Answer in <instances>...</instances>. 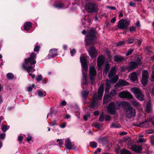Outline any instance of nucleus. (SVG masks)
I'll use <instances>...</instances> for the list:
<instances>
[{
	"label": "nucleus",
	"instance_id": "3",
	"mask_svg": "<svg viewBox=\"0 0 154 154\" xmlns=\"http://www.w3.org/2000/svg\"><path fill=\"white\" fill-rule=\"evenodd\" d=\"M130 21L126 19H122L120 20L118 22L117 27H115V29L119 28L120 30H127L130 24Z\"/></svg>",
	"mask_w": 154,
	"mask_h": 154
},
{
	"label": "nucleus",
	"instance_id": "25",
	"mask_svg": "<svg viewBox=\"0 0 154 154\" xmlns=\"http://www.w3.org/2000/svg\"><path fill=\"white\" fill-rule=\"evenodd\" d=\"M130 80L134 82L137 79V73L136 72H133L130 74Z\"/></svg>",
	"mask_w": 154,
	"mask_h": 154
},
{
	"label": "nucleus",
	"instance_id": "42",
	"mask_svg": "<svg viewBox=\"0 0 154 154\" xmlns=\"http://www.w3.org/2000/svg\"><path fill=\"white\" fill-rule=\"evenodd\" d=\"M50 113L51 114H56L57 112V110L55 109L54 107H53L51 108Z\"/></svg>",
	"mask_w": 154,
	"mask_h": 154
},
{
	"label": "nucleus",
	"instance_id": "53",
	"mask_svg": "<svg viewBox=\"0 0 154 154\" xmlns=\"http://www.w3.org/2000/svg\"><path fill=\"white\" fill-rule=\"evenodd\" d=\"M146 133L148 134H151L153 133H154V130L153 129H150L147 130L146 131Z\"/></svg>",
	"mask_w": 154,
	"mask_h": 154
},
{
	"label": "nucleus",
	"instance_id": "48",
	"mask_svg": "<svg viewBox=\"0 0 154 154\" xmlns=\"http://www.w3.org/2000/svg\"><path fill=\"white\" fill-rule=\"evenodd\" d=\"M111 119V117L110 116L106 115L105 116V119L106 121H108Z\"/></svg>",
	"mask_w": 154,
	"mask_h": 154
},
{
	"label": "nucleus",
	"instance_id": "40",
	"mask_svg": "<svg viewBox=\"0 0 154 154\" xmlns=\"http://www.w3.org/2000/svg\"><path fill=\"white\" fill-rule=\"evenodd\" d=\"M134 50L132 48H130L127 52L126 54V56H128L131 54L133 52Z\"/></svg>",
	"mask_w": 154,
	"mask_h": 154
},
{
	"label": "nucleus",
	"instance_id": "12",
	"mask_svg": "<svg viewBox=\"0 0 154 154\" xmlns=\"http://www.w3.org/2000/svg\"><path fill=\"white\" fill-rule=\"evenodd\" d=\"M107 112L112 115H115L116 112V109H119L120 106H106Z\"/></svg>",
	"mask_w": 154,
	"mask_h": 154
},
{
	"label": "nucleus",
	"instance_id": "35",
	"mask_svg": "<svg viewBox=\"0 0 154 154\" xmlns=\"http://www.w3.org/2000/svg\"><path fill=\"white\" fill-rule=\"evenodd\" d=\"M7 77L9 80L12 79L14 77V75L11 73H8L7 74Z\"/></svg>",
	"mask_w": 154,
	"mask_h": 154
},
{
	"label": "nucleus",
	"instance_id": "13",
	"mask_svg": "<svg viewBox=\"0 0 154 154\" xmlns=\"http://www.w3.org/2000/svg\"><path fill=\"white\" fill-rule=\"evenodd\" d=\"M130 149L133 151L137 153H140L143 150V147L141 146H138L136 144L131 145Z\"/></svg>",
	"mask_w": 154,
	"mask_h": 154
},
{
	"label": "nucleus",
	"instance_id": "7",
	"mask_svg": "<svg viewBox=\"0 0 154 154\" xmlns=\"http://www.w3.org/2000/svg\"><path fill=\"white\" fill-rule=\"evenodd\" d=\"M118 81L117 77L114 78L113 79H107L106 80V86L105 88V92H107L109 91V90L111 87V84H113L116 83Z\"/></svg>",
	"mask_w": 154,
	"mask_h": 154
},
{
	"label": "nucleus",
	"instance_id": "63",
	"mask_svg": "<svg viewBox=\"0 0 154 154\" xmlns=\"http://www.w3.org/2000/svg\"><path fill=\"white\" fill-rule=\"evenodd\" d=\"M66 105V102L65 100H63L60 103V105L65 106Z\"/></svg>",
	"mask_w": 154,
	"mask_h": 154
},
{
	"label": "nucleus",
	"instance_id": "16",
	"mask_svg": "<svg viewBox=\"0 0 154 154\" xmlns=\"http://www.w3.org/2000/svg\"><path fill=\"white\" fill-rule=\"evenodd\" d=\"M125 59V57L122 56L119 54H117L114 56V61L118 63H119L123 62Z\"/></svg>",
	"mask_w": 154,
	"mask_h": 154
},
{
	"label": "nucleus",
	"instance_id": "34",
	"mask_svg": "<svg viewBox=\"0 0 154 154\" xmlns=\"http://www.w3.org/2000/svg\"><path fill=\"white\" fill-rule=\"evenodd\" d=\"M89 94V91H84L82 93V95L83 97L85 98H87L88 97V96Z\"/></svg>",
	"mask_w": 154,
	"mask_h": 154
},
{
	"label": "nucleus",
	"instance_id": "23",
	"mask_svg": "<svg viewBox=\"0 0 154 154\" xmlns=\"http://www.w3.org/2000/svg\"><path fill=\"white\" fill-rule=\"evenodd\" d=\"M53 6L56 8H57L58 9H61L64 8V3L60 2H56Z\"/></svg>",
	"mask_w": 154,
	"mask_h": 154
},
{
	"label": "nucleus",
	"instance_id": "22",
	"mask_svg": "<svg viewBox=\"0 0 154 154\" xmlns=\"http://www.w3.org/2000/svg\"><path fill=\"white\" fill-rule=\"evenodd\" d=\"M97 140L99 143L103 144H106L108 143L107 139L105 137H100Z\"/></svg>",
	"mask_w": 154,
	"mask_h": 154
},
{
	"label": "nucleus",
	"instance_id": "37",
	"mask_svg": "<svg viewBox=\"0 0 154 154\" xmlns=\"http://www.w3.org/2000/svg\"><path fill=\"white\" fill-rule=\"evenodd\" d=\"M105 119L104 115L103 113H102L100 115L99 120L101 122H103L104 121Z\"/></svg>",
	"mask_w": 154,
	"mask_h": 154
},
{
	"label": "nucleus",
	"instance_id": "15",
	"mask_svg": "<svg viewBox=\"0 0 154 154\" xmlns=\"http://www.w3.org/2000/svg\"><path fill=\"white\" fill-rule=\"evenodd\" d=\"M105 61L104 58L102 55L99 56L97 59V64L98 68L100 69L103 64Z\"/></svg>",
	"mask_w": 154,
	"mask_h": 154
},
{
	"label": "nucleus",
	"instance_id": "62",
	"mask_svg": "<svg viewBox=\"0 0 154 154\" xmlns=\"http://www.w3.org/2000/svg\"><path fill=\"white\" fill-rule=\"evenodd\" d=\"M5 134H0V139H3L5 137Z\"/></svg>",
	"mask_w": 154,
	"mask_h": 154
},
{
	"label": "nucleus",
	"instance_id": "4",
	"mask_svg": "<svg viewBox=\"0 0 154 154\" xmlns=\"http://www.w3.org/2000/svg\"><path fill=\"white\" fill-rule=\"evenodd\" d=\"M124 111L127 118L130 119L134 117L136 115L135 110L132 106H124Z\"/></svg>",
	"mask_w": 154,
	"mask_h": 154
},
{
	"label": "nucleus",
	"instance_id": "33",
	"mask_svg": "<svg viewBox=\"0 0 154 154\" xmlns=\"http://www.w3.org/2000/svg\"><path fill=\"white\" fill-rule=\"evenodd\" d=\"M38 96L40 97H43L46 96V94H44L43 92L40 90H38L37 92Z\"/></svg>",
	"mask_w": 154,
	"mask_h": 154
},
{
	"label": "nucleus",
	"instance_id": "54",
	"mask_svg": "<svg viewBox=\"0 0 154 154\" xmlns=\"http://www.w3.org/2000/svg\"><path fill=\"white\" fill-rule=\"evenodd\" d=\"M101 125L98 123H97L94 125L95 127L97 129H100L101 127Z\"/></svg>",
	"mask_w": 154,
	"mask_h": 154
},
{
	"label": "nucleus",
	"instance_id": "14",
	"mask_svg": "<svg viewBox=\"0 0 154 154\" xmlns=\"http://www.w3.org/2000/svg\"><path fill=\"white\" fill-rule=\"evenodd\" d=\"M138 66V65L136 62L132 61H130L129 65L128 66V72L132 71L137 68Z\"/></svg>",
	"mask_w": 154,
	"mask_h": 154
},
{
	"label": "nucleus",
	"instance_id": "60",
	"mask_svg": "<svg viewBox=\"0 0 154 154\" xmlns=\"http://www.w3.org/2000/svg\"><path fill=\"white\" fill-rule=\"evenodd\" d=\"M66 122H64L61 124L60 125V127L62 128H64L66 126Z\"/></svg>",
	"mask_w": 154,
	"mask_h": 154
},
{
	"label": "nucleus",
	"instance_id": "6",
	"mask_svg": "<svg viewBox=\"0 0 154 154\" xmlns=\"http://www.w3.org/2000/svg\"><path fill=\"white\" fill-rule=\"evenodd\" d=\"M131 91L135 94L136 97L140 101L144 100V95L143 94L141 91L136 87L131 88Z\"/></svg>",
	"mask_w": 154,
	"mask_h": 154
},
{
	"label": "nucleus",
	"instance_id": "56",
	"mask_svg": "<svg viewBox=\"0 0 154 154\" xmlns=\"http://www.w3.org/2000/svg\"><path fill=\"white\" fill-rule=\"evenodd\" d=\"M93 100L95 101L94 103H95V102L97 101V95L96 94H94L93 96Z\"/></svg>",
	"mask_w": 154,
	"mask_h": 154
},
{
	"label": "nucleus",
	"instance_id": "31",
	"mask_svg": "<svg viewBox=\"0 0 154 154\" xmlns=\"http://www.w3.org/2000/svg\"><path fill=\"white\" fill-rule=\"evenodd\" d=\"M104 91V89L103 84H101L99 88L98 91V93L103 94Z\"/></svg>",
	"mask_w": 154,
	"mask_h": 154
},
{
	"label": "nucleus",
	"instance_id": "38",
	"mask_svg": "<svg viewBox=\"0 0 154 154\" xmlns=\"http://www.w3.org/2000/svg\"><path fill=\"white\" fill-rule=\"evenodd\" d=\"M120 70L122 72H124L126 70H127L128 71V66L127 67L125 66L124 65L122 66H121L120 67Z\"/></svg>",
	"mask_w": 154,
	"mask_h": 154
},
{
	"label": "nucleus",
	"instance_id": "52",
	"mask_svg": "<svg viewBox=\"0 0 154 154\" xmlns=\"http://www.w3.org/2000/svg\"><path fill=\"white\" fill-rule=\"evenodd\" d=\"M82 83L83 85H86L88 84L87 79H82Z\"/></svg>",
	"mask_w": 154,
	"mask_h": 154
},
{
	"label": "nucleus",
	"instance_id": "8",
	"mask_svg": "<svg viewBox=\"0 0 154 154\" xmlns=\"http://www.w3.org/2000/svg\"><path fill=\"white\" fill-rule=\"evenodd\" d=\"M149 77V73L148 71L145 70H143L142 73L141 82V84L143 86H145L147 84Z\"/></svg>",
	"mask_w": 154,
	"mask_h": 154
},
{
	"label": "nucleus",
	"instance_id": "46",
	"mask_svg": "<svg viewBox=\"0 0 154 154\" xmlns=\"http://www.w3.org/2000/svg\"><path fill=\"white\" fill-rule=\"evenodd\" d=\"M116 90L113 89L111 91L110 94L112 96H114L116 95Z\"/></svg>",
	"mask_w": 154,
	"mask_h": 154
},
{
	"label": "nucleus",
	"instance_id": "36",
	"mask_svg": "<svg viewBox=\"0 0 154 154\" xmlns=\"http://www.w3.org/2000/svg\"><path fill=\"white\" fill-rule=\"evenodd\" d=\"M135 41V39L133 37L128 38L127 42L128 44H131L134 43Z\"/></svg>",
	"mask_w": 154,
	"mask_h": 154
},
{
	"label": "nucleus",
	"instance_id": "50",
	"mask_svg": "<svg viewBox=\"0 0 154 154\" xmlns=\"http://www.w3.org/2000/svg\"><path fill=\"white\" fill-rule=\"evenodd\" d=\"M136 61L137 62V63L138 64V66L142 63V61L139 57H137V59Z\"/></svg>",
	"mask_w": 154,
	"mask_h": 154
},
{
	"label": "nucleus",
	"instance_id": "30",
	"mask_svg": "<svg viewBox=\"0 0 154 154\" xmlns=\"http://www.w3.org/2000/svg\"><path fill=\"white\" fill-rule=\"evenodd\" d=\"M121 86H124L126 85H128L129 83L123 79H120L119 81Z\"/></svg>",
	"mask_w": 154,
	"mask_h": 154
},
{
	"label": "nucleus",
	"instance_id": "59",
	"mask_svg": "<svg viewBox=\"0 0 154 154\" xmlns=\"http://www.w3.org/2000/svg\"><path fill=\"white\" fill-rule=\"evenodd\" d=\"M103 94L98 93V99L100 100L102 99Z\"/></svg>",
	"mask_w": 154,
	"mask_h": 154
},
{
	"label": "nucleus",
	"instance_id": "45",
	"mask_svg": "<svg viewBox=\"0 0 154 154\" xmlns=\"http://www.w3.org/2000/svg\"><path fill=\"white\" fill-rule=\"evenodd\" d=\"M40 46L38 45H36L35 46L34 49V52H37L39 51Z\"/></svg>",
	"mask_w": 154,
	"mask_h": 154
},
{
	"label": "nucleus",
	"instance_id": "21",
	"mask_svg": "<svg viewBox=\"0 0 154 154\" xmlns=\"http://www.w3.org/2000/svg\"><path fill=\"white\" fill-rule=\"evenodd\" d=\"M65 146L66 148L69 150H70L72 149V144L69 138H67L66 140Z\"/></svg>",
	"mask_w": 154,
	"mask_h": 154
},
{
	"label": "nucleus",
	"instance_id": "10",
	"mask_svg": "<svg viewBox=\"0 0 154 154\" xmlns=\"http://www.w3.org/2000/svg\"><path fill=\"white\" fill-rule=\"evenodd\" d=\"M119 96L121 98L131 99L133 96L130 92L127 91H124L120 92Z\"/></svg>",
	"mask_w": 154,
	"mask_h": 154
},
{
	"label": "nucleus",
	"instance_id": "49",
	"mask_svg": "<svg viewBox=\"0 0 154 154\" xmlns=\"http://www.w3.org/2000/svg\"><path fill=\"white\" fill-rule=\"evenodd\" d=\"M57 142H58V143L60 146H61L63 144V139H58L57 141Z\"/></svg>",
	"mask_w": 154,
	"mask_h": 154
},
{
	"label": "nucleus",
	"instance_id": "17",
	"mask_svg": "<svg viewBox=\"0 0 154 154\" xmlns=\"http://www.w3.org/2000/svg\"><path fill=\"white\" fill-rule=\"evenodd\" d=\"M57 49L53 48L50 50L49 54L48 55V59H50L57 55Z\"/></svg>",
	"mask_w": 154,
	"mask_h": 154
},
{
	"label": "nucleus",
	"instance_id": "20",
	"mask_svg": "<svg viewBox=\"0 0 154 154\" xmlns=\"http://www.w3.org/2000/svg\"><path fill=\"white\" fill-rule=\"evenodd\" d=\"M32 27V23L30 22H27L25 23L23 26L24 29L28 31Z\"/></svg>",
	"mask_w": 154,
	"mask_h": 154
},
{
	"label": "nucleus",
	"instance_id": "24",
	"mask_svg": "<svg viewBox=\"0 0 154 154\" xmlns=\"http://www.w3.org/2000/svg\"><path fill=\"white\" fill-rule=\"evenodd\" d=\"M111 97L109 95H104L103 97V105L104 104H106L109 102L111 100Z\"/></svg>",
	"mask_w": 154,
	"mask_h": 154
},
{
	"label": "nucleus",
	"instance_id": "47",
	"mask_svg": "<svg viewBox=\"0 0 154 154\" xmlns=\"http://www.w3.org/2000/svg\"><path fill=\"white\" fill-rule=\"evenodd\" d=\"M27 136V137L26 138L27 141L28 142H29L32 140V137L29 134H28Z\"/></svg>",
	"mask_w": 154,
	"mask_h": 154
},
{
	"label": "nucleus",
	"instance_id": "43",
	"mask_svg": "<svg viewBox=\"0 0 154 154\" xmlns=\"http://www.w3.org/2000/svg\"><path fill=\"white\" fill-rule=\"evenodd\" d=\"M151 106H146L145 109V110L147 113H150L151 111Z\"/></svg>",
	"mask_w": 154,
	"mask_h": 154
},
{
	"label": "nucleus",
	"instance_id": "41",
	"mask_svg": "<svg viewBox=\"0 0 154 154\" xmlns=\"http://www.w3.org/2000/svg\"><path fill=\"white\" fill-rule=\"evenodd\" d=\"M131 103L133 106H139L138 103L134 100H132L130 101Z\"/></svg>",
	"mask_w": 154,
	"mask_h": 154
},
{
	"label": "nucleus",
	"instance_id": "5",
	"mask_svg": "<svg viewBox=\"0 0 154 154\" xmlns=\"http://www.w3.org/2000/svg\"><path fill=\"white\" fill-rule=\"evenodd\" d=\"M85 8L87 10L88 12L90 13L93 12L96 13L98 11L97 4L92 2L87 4L85 6Z\"/></svg>",
	"mask_w": 154,
	"mask_h": 154
},
{
	"label": "nucleus",
	"instance_id": "29",
	"mask_svg": "<svg viewBox=\"0 0 154 154\" xmlns=\"http://www.w3.org/2000/svg\"><path fill=\"white\" fill-rule=\"evenodd\" d=\"M109 69L110 67L109 64H107L104 66V68L103 70V73H105L106 74L109 71Z\"/></svg>",
	"mask_w": 154,
	"mask_h": 154
},
{
	"label": "nucleus",
	"instance_id": "32",
	"mask_svg": "<svg viewBox=\"0 0 154 154\" xmlns=\"http://www.w3.org/2000/svg\"><path fill=\"white\" fill-rule=\"evenodd\" d=\"M97 143L94 141L90 142L89 143V146L93 149L96 148L97 147Z\"/></svg>",
	"mask_w": 154,
	"mask_h": 154
},
{
	"label": "nucleus",
	"instance_id": "57",
	"mask_svg": "<svg viewBox=\"0 0 154 154\" xmlns=\"http://www.w3.org/2000/svg\"><path fill=\"white\" fill-rule=\"evenodd\" d=\"M129 4L130 6L133 7H136V4L134 3L132 1H131L129 2Z\"/></svg>",
	"mask_w": 154,
	"mask_h": 154
},
{
	"label": "nucleus",
	"instance_id": "39",
	"mask_svg": "<svg viewBox=\"0 0 154 154\" xmlns=\"http://www.w3.org/2000/svg\"><path fill=\"white\" fill-rule=\"evenodd\" d=\"M136 31V28L134 26H132L129 27V31L131 33H133Z\"/></svg>",
	"mask_w": 154,
	"mask_h": 154
},
{
	"label": "nucleus",
	"instance_id": "44",
	"mask_svg": "<svg viewBox=\"0 0 154 154\" xmlns=\"http://www.w3.org/2000/svg\"><path fill=\"white\" fill-rule=\"evenodd\" d=\"M7 125H5L3 124V125L2 127V129L4 132H5L7 130Z\"/></svg>",
	"mask_w": 154,
	"mask_h": 154
},
{
	"label": "nucleus",
	"instance_id": "11",
	"mask_svg": "<svg viewBox=\"0 0 154 154\" xmlns=\"http://www.w3.org/2000/svg\"><path fill=\"white\" fill-rule=\"evenodd\" d=\"M117 72V70L115 66L112 67L108 75V76L109 79H113L114 78L117 77L118 78V80L119 78L118 75L116 74Z\"/></svg>",
	"mask_w": 154,
	"mask_h": 154
},
{
	"label": "nucleus",
	"instance_id": "61",
	"mask_svg": "<svg viewBox=\"0 0 154 154\" xmlns=\"http://www.w3.org/2000/svg\"><path fill=\"white\" fill-rule=\"evenodd\" d=\"M125 42L123 41L119 42L117 44V46H120L124 45Z\"/></svg>",
	"mask_w": 154,
	"mask_h": 154
},
{
	"label": "nucleus",
	"instance_id": "28",
	"mask_svg": "<svg viewBox=\"0 0 154 154\" xmlns=\"http://www.w3.org/2000/svg\"><path fill=\"white\" fill-rule=\"evenodd\" d=\"M121 154H132L130 151L125 149H122L120 150Z\"/></svg>",
	"mask_w": 154,
	"mask_h": 154
},
{
	"label": "nucleus",
	"instance_id": "64",
	"mask_svg": "<svg viewBox=\"0 0 154 154\" xmlns=\"http://www.w3.org/2000/svg\"><path fill=\"white\" fill-rule=\"evenodd\" d=\"M152 78H154V65L153 66L152 69Z\"/></svg>",
	"mask_w": 154,
	"mask_h": 154
},
{
	"label": "nucleus",
	"instance_id": "51",
	"mask_svg": "<svg viewBox=\"0 0 154 154\" xmlns=\"http://www.w3.org/2000/svg\"><path fill=\"white\" fill-rule=\"evenodd\" d=\"M42 79V76L41 75H39L37 76L36 80L38 82L40 81Z\"/></svg>",
	"mask_w": 154,
	"mask_h": 154
},
{
	"label": "nucleus",
	"instance_id": "55",
	"mask_svg": "<svg viewBox=\"0 0 154 154\" xmlns=\"http://www.w3.org/2000/svg\"><path fill=\"white\" fill-rule=\"evenodd\" d=\"M70 53L71 56H73L74 54L76 53L75 50V49H73L72 50L70 51Z\"/></svg>",
	"mask_w": 154,
	"mask_h": 154
},
{
	"label": "nucleus",
	"instance_id": "2",
	"mask_svg": "<svg viewBox=\"0 0 154 154\" xmlns=\"http://www.w3.org/2000/svg\"><path fill=\"white\" fill-rule=\"evenodd\" d=\"M97 33L96 29L94 28H91L88 31L86 32L85 30H84L82 32L83 35L86 34L85 40L87 46L94 45V42L97 39Z\"/></svg>",
	"mask_w": 154,
	"mask_h": 154
},
{
	"label": "nucleus",
	"instance_id": "9",
	"mask_svg": "<svg viewBox=\"0 0 154 154\" xmlns=\"http://www.w3.org/2000/svg\"><path fill=\"white\" fill-rule=\"evenodd\" d=\"M80 59L82 67L83 68V69L85 72H87L88 67L87 59L84 56H81L80 57Z\"/></svg>",
	"mask_w": 154,
	"mask_h": 154
},
{
	"label": "nucleus",
	"instance_id": "27",
	"mask_svg": "<svg viewBox=\"0 0 154 154\" xmlns=\"http://www.w3.org/2000/svg\"><path fill=\"white\" fill-rule=\"evenodd\" d=\"M90 75L95 76L97 75L96 69L94 66L91 67L89 69Z\"/></svg>",
	"mask_w": 154,
	"mask_h": 154
},
{
	"label": "nucleus",
	"instance_id": "18",
	"mask_svg": "<svg viewBox=\"0 0 154 154\" xmlns=\"http://www.w3.org/2000/svg\"><path fill=\"white\" fill-rule=\"evenodd\" d=\"M88 54L91 57H93L95 56V54H97L96 49L93 46L90 47V49L88 50Z\"/></svg>",
	"mask_w": 154,
	"mask_h": 154
},
{
	"label": "nucleus",
	"instance_id": "58",
	"mask_svg": "<svg viewBox=\"0 0 154 154\" xmlns=\"http://www.w3.org/2000/svg\"><path fill=\"white\" fill-rule=\"evenodd\" d=\"M144 139L140 138H139V139L137 141V142L141 143L144 142Z\"/></svg>",
	"mask_w": 154,
	"mask_h": 154
},
{
	"label": "nucleus",
	"instance_id": "26",
	"mask_svg": "<svg viewBox=\"0 0 154 154\" xmlns=\"http://www.w3.org/2000/svg\"><path fill=\"white\" fill-rule=\"evenodd\" d=\"M116 106H131L129 103L125 101H118L116 103Z\"/></svg>",
	"mask_w": 154,
	"mask_h": 154
},
{
	"label": "nucleus",
	"instance_id": "1",
	"mask_svg": "<svg viewBox=\"0 0 154 154\" xmlns=\"http://www.w3.org/2000/svg\"><path fill=\"white\" fill-rule=\"evenodd\" d=\"M36 57V54L32 52L29 57L25 59L24 61L22 63L23 68L25 69L28 73L33 72L35 71V69L34 68L36 63L35 60Z\"/></svg>",
	"mask_w": 154,
	"mask_h": 154
},
{
	"label": "nucleus",
	"instance_id": "19",
	"mask_svg": "<svg viewBox=\"0 0 154 154\" xmlns=\"http://www.w3.org/2000/svg\"><path fill=\"white\" fill-rule=\"evenodd\" d=\"M154 118V116L152 117L151 118H150L149 119H147L146 120H145L144 121L138 124H135L134 126L140 127L141 126H143L144 125V124L145 123H146L148 122H152L153 119Z\"/></svg>",
	"mask_w": 154,
	"mask_h": 154
}]
</instances>
